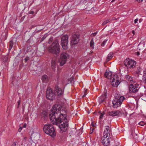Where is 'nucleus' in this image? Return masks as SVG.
Wrapping results in <instances>:
<instances>
[{
  "mask_svg": "<svg viewBox=\"0 0 146 146\" xmlns=\"http://www.w3.org/2000/svg\"><path fill=\"white\" fill-rule=\"evenodd\" d=\"M5 59H3V60L5 62L7 61V60L8 58L7 56H5L4 57Z\"/></svg>",
  "mask_w": 146,
  "mask_h": 146,
  "instance_id": "obj_39",
  "label": "nucleus"
},
{
  "mask_svg": "<svg viewBox=\"0 0 146 146\" xmlns=\"http://www.w3.org/2000/svg\"><path fill=\"white\" fill-rule=\"evenodd\" d=\"M115 1V0H112L111 1V2H114Z\"/></svg>",
  "mask_w": 146,
  "mask_h": 146,
  "instance_id": "obj_51",
  "label": "nucleus"
},
{
  "mask_svg": "<svg viewBox=\"0 0 146 146\" xmlns=\"http://www.w3.org/2000/svg\"><path fill=\"white\" fill-rule=\"evenodd\" d=\"M90 129H91V131L90 132V133L92 134L93 133V130H94V129L93 128H92L91 127Z\"/></svg>",
  "mask_w": 146,
  "mask_h": 146,
  "instance_id": "obj_38",
  "label": "nucleus"
},
{
  "mask_svg": "<svg viewBox=\"0 0 146 146\" xmlns=\"http://www.w3.org/2000/svg\"><path fill=\"white\" fill-rule=\"evenodd\" d=\"M43 39L42 40H43V39H44V38H43V37L41 39Z\"/></svg>",
  "mask_w": 146,
  "mask_h": 146,
  "instance_id": "obj_54",
  "label": "nucleus"
},
{
  "mask_svg": "<svg viewBox=\"0 0 146 146\" xmlns=\"http://www.w3.org/2000/svg\"><path fill=\"white\" fill-rule=\"evenodd\" d=\"M51 66L52 69H54L56 67V62L54 60L52 59L51 61Z\"/></svg>",
  "mask_w": 146,
  "mask_h": 146,
  "instance_id": "obj_23",
  "label": "nucleus"
},
{
  "mask_svg": "<svg viewBox=\"0 0 146 146\" xmlns=\"http://www.w3.org/2000/svg\"><path fill=\"white\" fill-rule=\"evenodd\" d=\"M87 94V90H85L84 92V94L82 96V97L83 98Z\"/></svg>",
  "mask_w": 146,
  "mask_h": 146,
  "instance_id": "obj_36",
  "label": "nucleus"
},
{
  "mask_svg": "<svg viewBox=\"0 0 146 146\" xmlns=\"http://www.w3.org/2000/svg\"><path fill=\"white\" fill-rule=\"evenodd\" d=\"M42 82H44L48 80V76L46 75H44L42 76Z\"/></svg>",
  "mask_w": 146,
  "mask_h": 146,
  "instance_id": "obj_22",
  "label": "nucleus"
},
{
  "mask_svg": "<svg viewBox=\"0 0 146 146\" xmlns=\"http://www.w3.org/2000/svg\"><path fill=\"white\" fill-rule=\"evenodd\" d=\"M61 109L60 105H54L51 109L49 117L52 123L58 125L61 130L62 132H64L68 127L69 120L66 117V111L61 110Z\"/></svg>",
  "mask_w": 146,
  "mask_h": 146,
  "instance_id": "obj_1",
  "label": "nucleus"
},
{
  "mask_svg": "<svg viewBox=\"0 0 146 146\" xmlns=\"http://www.w3.org/2000/svg\"><path fill=\"white\" fill-rule=\"evenodd\" d=\"M138 133L137 131H136V132L135 131H132L131 132V134L133 137V138L137 140H138L139 136H138Z\"/></svg>",
  "mask_w": 146,
  "mask_h": 146,
  "instance_id": "obj_17",
  "label": "nucleus"
},
{
  "mask_svg": "<svg viewBox=\"0 0 146 146\" xmlns=\"http://www.w3.org/2000/svg\"><path fill=\"white\" fill-rule=\"evenodd\" d=\"M60 46L57 39L54 40L52 44L48 48V52L52 54L57 55L60 51Z\"/></svg>",
  "mask_w": 146,
  "mask_h": 146,
  "instance_id": "obj_2",
  "label": "nucleus"
},
{
  "mask_svg": "<svg viewBox=\"0 0 146 146\" xmlns=\"http://www.w3.org/2000/svg\"><path fill=\"white\" fill-rule=\"evenodd\" d=\"M74 80V78L73 77H71L70 78L68 79V81H69L70 83H72V82Z\"/></svg>",
  "mask_w": 146,
  "mask_h": 146,
  "instance_id": "obj_32",
  "label": "nucleus"
},
{
  "mask_svg": "<svg viewBox=\"0 0 146 146\" xmlns=\"http://www.w3.org/2000/svg\"><path fill=\"white\" fill-rule=\"evenodd\" d=\"M43 39L42 40H43V39H44V38H43V37L41 39Z\"/></svg>",
  "mask_w": 146,
  "mask_h": 146,
  "instance_id": "obj_53",
  "label": "nucleus"
},
{
  "mask_svg": "<svg viewBox=\"0 0 146 146\" xmlns=\"http://www.w3.org/2000/svg\"><path fill=\"white\" fill-rule=\"evenodd\" d=\"M141 68L140 67L137 68V70L136 71V73L137 74H139L140 73Z\"/></svg>",
  "mask_w": 146,
  "mask_h": 146,
  "instance_id": "obj_28",
  "label": "nucleus"
},
{
  "mask_svg": "<svg viewBox=\"0 0 146 146\" xmlns=\"http://www.w3.org/2000/svg\"><path fill=\"white\" fill-rule=\"evenodd\" d=\"M138 21V19L137 18L136 19H135L134 20V23L135 24H136L137 23V21Z\"/></svg>",
  "mask_w": 146,
  "mask_h": 146,
  "instance_id": "obj_41",
  "label": "nucleus"
},
{
  "mask_svg": "<svg viewBox=\"0 0 146 146\" xmlns=\"http://www.w3.org/2000/svg\"><path fill=\"white\" fill-rule=\"evenodd\" d=\"M29 14H33L34 13V12L33 11H30L29 12Z\"/></svg>",
  "mask_w": 146,
  "mask_h": 146,
  "instance_id": "obj_40",
  "label": "nucleus"
},
{
  "mask_svg": "<svg viewBox=\"0 0 146 146\" xmlns=\"http://www.w3.org/2000/svg\"><path fill=\"white\" fill-rule=\"evenodd\" d=\"M139 21L140 23L141 22V21L140 20H139Z\"/></svg>",
  "mask_w": 146,
  "mask_h": 146,
  "instance_id": "obj_55",
  "label": "nucleus"
},
{
  "mask_svg": "<svg viewBox=\"0 0 146 146\" xmlns=\"http://www.w3.org/2000/svg\"><path fill=\"white\" fill-rule=\"evenodd\" d=\"M68 37L67 35L63 36L61 38V44L62 48L64 50H66L68 48Z\"/></svg>",
  "mask_w": 146,
  "mask_h": 146,
  "instance_id": "obj_6",
  "label": "nucleus"
},
{
  "mask_svg": "<svg viewBox=\"0 0 146 146\" xmlns=\"http://www.w3.org/2000/svg\"><path fill=\"white\" fill-rule=\"evenodd\" d=\"M94 42L93 39H92L90 41V46L92 48H94Z\"/></svg>",
  "mask_w": 146,
  "mask_h": 146,
  "instance_id": "obj_26",
  "label": "nucleus"
},
{
  "mask_svg": "<svg viewBox=\"0 0 146 146\" xmlns=\"http://www.w3.org/2000/svg\"><path fill=\"white\" fill-rule=\"evenodd\" d=\"M107 92V90H105L103 94L100 97L98 101L100 104L104 102L106 99Z\"/></svg>",
  "mask_w": 146,
  "mask_h": 146,
  "instance_id": "obj_15",
  "label": "nucleus"
},
{
  "mask_svg": "<svg viewBox=\"0 0 146 146\" xmlns=\"http://www.w3.org/2000/svg\"><path fill=\"white\" fill-rule=\"evenodd\" d=\"M125 78L127 81H129L130 83L131 82L133 81L132 78L129 75H126L125 76Z\"/></svg>",
  "mask_w": 146,
  "mask_h": 146,
  "instance_id": "obj_21",
  "label": "nucleus"
},
{
  "mask_svg": "<svg viewBox=\"0 0 146 146\" xmlns=\"http://www.w3.org/2000/svg\"><path fill=\"white\" fill-rule=\"evenodd\" d=\"M137 55H139V54H140V53H139V52H137Z\"/></svg>",
  "mask_w": 146,
  "mask_h": 146,
  "instance_id": "obj_48",
  "label": "nucleus"
},
{
  "mask_svg": "<svg viewBox=\"0 0 146 146\" xmlns=\"http://www.w3.org/2000/svg\"><path fill=\"white\" fill-rule=\"evenodd\" d=\"M13 40H10L9 42V50L10 51L11 48H12L13 46Z\"/></svg>",
  "mask_w": 146,
  "mask_h": 146,
  "instance_id": "obj_24",
  "label": "nucleus"
},
{
  "mask_svg": "<svg viewBox=\"0 0 146 146\" xmlns=\"http://www.w3.org/2000/svg\"><path fill=\"white\" fill-rule=\"evenodd\" d=\"M139 85L138 84L134 82L133 84H131L130 85L129 92L130 93H135L138 92L139 89Z\"/></svg>",
  "mask_w": 146,
  "mask_h": 146,
  "instance_id": "obj_7",
  "label": "nucleus"
},
{
  "mask_svg": "<svg viewBox=\"0 0 146 146\" xmlns=\"http://www.w3.org/2000/svg\"><path fill=\"white\" fill-rule=\"evenodd\" d=\"M1 75V73H0V76Z\"/></svg>",
  "mask_w": 146,
  "mask_h": 146,
  "instance_id": "obj_56",
  "label": "nucleus"
},
{
  "mask_svg": "<svg viewBox=\"0 0 146 146\" xmlns=\"http://www.w3.org/2000/svg\"><path fill=\"white\" fill-rule=\"evenodd\" d=\"M107 40H104L101 44V46H104Z\"/></svg>",
  "mask_w": 146,
  "mask_h": 146,
  "instance_id": "obj_31",
  "label": "nucleus"
},
{
  "mask_svg": "<svg viewBox=\"0 0 146 146\" xmlns=\"http://www.w3.org/2000/svg\"><path fill=\"white\" fill-rule=\"evenodd\" d=\"M18 106H17V108H18L19 107V105L21 103V101L19 100L17 102Z\"/></svg>",
  "mask_w": 146,
  "mask_h": 146,
  "instance_id": "obj_35",
  "label": "nucleus"
},
{
  "mask_svg": "<svg viewBox=\"0 0 146 146\" xmlns=\"http://www.w3.org/2000/svg\"><path fill=\"white\" fill-rule=\"evenodd\" d=\"M64 88L63 89H62L57 86L55 87L54 91L56 93V95L58 97H60L63 96Z\"/></svg>",
  "mask_w": 146,
  "mask_h": 146,
  "instance_id": "obj_11",
  "label": "nucleus"
},
{
  "mask_svg": "<svg viewBox=\"0 0 146 146\" xmlns=\"http://www.w3.org/2000/svg\"><path fill=\"white\" fill-rule=\"evenodd\" d=\"M55 96L56 95L52 90L50 88H48L46 92L47 98L52 100L55 98Z\"/></svg>",
  "mask_w": 146,
  "mask_h": 146,
  "instance_id": "obj_9",
  "label": "nucleus"
},
{
  "mask_svg": "<svg viewBox=\"0 0 146 146\" xmlns=\"http://www.w3.org/2000/svg\"><path fill=\"white\" fill-rule=\"evenodd\" d=\"M111 21V20L110 19L107 20L104 22L102 24V25L103 26L105 25Z\"/></svg>",
  "mask_w": 146,
  "mask_h": 146,
  "instance_id": "obj_25",
  "label": "nucleus"
},
{
  "mask_svg": "<svg viewBox=\"0 0 146 146\" xmlns=\"http://www.w3.org/2000/svg\"><path fill=\"white\" fill-rule=\"evenodd\" d=\"M109 137V136L104 135L102 137L101 142L104 146H108L109 145L110 143Z\"/></svg>",
  "mask_w": 146,
  "mask_h": 146,
  "instance_id": "obj_13",
  "label": "nucleus"
},
{
  "mask_svg": "<svg viewBox=\"0 0 146 146\" xmlns=\"http://www.w3.org/2000/svg\"><path fill=\"white\" fill-rule=\"evenodd\" d=\"M143 0H135V1H137L138 3L142 2Z\"/></svg>",
  "mask_w": 146,
  "mask_h": 146,
  "instance_id": "obj_42",
  "label": "nucleus"
},
{
  "mask_svg": "<svg viewBox=\"0 0 146 146\" xmlns=\"http://www.w3.org/2000/svg\"><path fill=\"white\" fill-rule=\"evenodd\" d=\"M69 57V55L67 53L65 52L62 53L60 54L59 60L60 66H62L65 64Z\"/></svg>",
  "mask_w": 146,
  "mask_h": 146,
  "instance_id": "obj_5",
  "label": "nucleus"
},
{
  "mask_svg": "<svg viewBox=\"0 0 146 146\" xmlns=\"http://www.w3.org/2000/svg\"><path fill=\"white\" fill-rule=\"evenodd\" d=\"M25 16H23V17L21 18V19H22L23 18L24 19L25 18Z\"/></svg>",
  "mask_w": 146,
  "mask_h": 146,
  "instance_id": "obj_49",
  "label": "nucleus"
},
{
  "mask_svg": "<svg viewBox=\"0 0 146 146\" xmlns=\"http://www.w3.org/2000/svg\"><path fill=\"white\" fill-rule=\"evenodd\" d=\"M145 123L143 121H141L139 123V124L140 125H141V126H143L145 124Z\"/></svg>",
  "mask_w": 146,
  "mask_h": 146,
  "instance_id": "obj_30",
  "label": "nucleus"
},
{
  "mask_svg": "<svg viewBox=\"0 0 146 146\" xmlns=\"http://www.w3.org/2000/svg\"><path fill=\"white\" fill-rule=\"evenodd\" d=\"M32 3H31L30 4V6L31 5H32Z\"/></svg>",
  "mask_w": 146,
  "mask_h": 146,
  "instance_id": "obj_52",
  "label": "nucleus"
},
{
  "mask_svg": "<svg viewBox=\"0 0 146 146\" xmlns=\"http://www.w3.org/2000/svg\"><path fill=\"white\" fill-rule=\"evenodd\" d=\"M108 114L109 115L112 117L115 116L119 117L122 115H124V117L126 116V115H125L124 113L122 111H119V110L109 111Z\"/></svg>",
  "mask_w": 146,
  "mask_h": 146,
  "instance_id": "obj_10",
  "label": "nucleus"
},
{
  "mask_svg": "<svg viewBox=\"0 0 146 146\" xmlns=\"http://www.w3.org/2000/svg\"><path fill=\"white\" fill-rule=\"evenodd\" d=\"M112 74V73L111 72H106L104 73V76L108 79H111Z\"/></svg>",
  "mask_w": 146,
  "mask_h": 146,
  "instance_id": "obj_18",
  "label": "nucleus"
},
{
  "mask_svg": "<svg viewBox=\"0 0 146 146\" xmlns=\"http://www.w3.org/2000/svg\"><path fill=\"white\" fill-rule=\"evenodd\" d=\"M38 134L37 133H33L31 134L32 137L35 138L36 137V136H38Z\"/></svg>",
  "mask_w": 146,
  "mask_h": 146,
  "instance_id": "obj_27",
  "label": "nucleus"
},
{
  "mask_svg": "<svg viewBox=\"0 0 146 146\" xmlns=\"http://www.w3.org/2000/svg\"><path fill=\"white\" fill-rule=\"evenodd\" d=\"M97 33V32H96L94 33H92L91 35L92 36H95L96 35Z\"/></svg>",
  "mask_w": 146,
  "mask_h": 146,
  "instance_id": "obj_37",
  "label": "nucleus"
},
{
  "mask_svg": "<svg viewBox=\"0 0 146 146\" xmlns=\"http://www.w3.org/2000/svg\"><path fill=\"white\" fill-rule=\"evenodd\" d=\"M91 126H92V127H94L95 126L93 122H92V123L91 124Z\"/></svg>",
  "mask_w": 146,
  "mask_h": 146,
  "instance_id": "obj_45",
  "label": "nucleus"
},
{
  "mask_svg": "<svg viewBox=\"0 0 146 146\" xmlns=\"http://www.w3.org/2000/svg\"><path fill=\"white\" fill-rule=\"evenodd\" d=\"M135 62L129 58L126 59L124 61V64L127 68H131L135 67Z\"/></svg>",
  "mask_w": 146,
  "mask_h": 146,
  "instance_id": "obj_8",
  "label": "nucleus"
},
{
  "mask_svg": "<svg viewBox=\"0 0 146 146\" xmlns=\"http://www.w3.org/2000/svg\"><path fill=\"white\" fill-rule=\"evenodd\" d=\"M105 113L104 112H102L100 114V119H101L102 118V117H103V116L104 115V114Z\"/></svg>",
  "mask_w": 146,
  "mask_h": 146,
  "instance_id": "obj_33",
  "label": "nucleus"
},
{
  "mask_svg": "<svg viewBox=\"0 0 146 146\" xmlns=\"http://www.w3.org/2000/svg\"><path fill=\"white\" fill-rule=\"evenodd\" d=\"M115 99L112 101V103L113 107L115 108L120 106L123 100L125 99L124 96L117 93L115 94Z\"/></svg>",
  "mask_w": 146,
  "mask_h": 146,
  "instance_id": "obj_3",
  "label": "nucleus"
},
{
  "mask_svg": "<svg viewBox=\"0 0 146 146\" xmlns=\"http://www.w3.org/2000/svg\"><path fill=\"white\" fill-rule=\"evenodd\" d=\"M113 56V53L112 52H110L108 56L106 62H108L111 59Z\"/></svg>",
  "mask_w": 146,
  "mask_h": 146,
  "instance_id": "obj_19",
  "label": "nucleus"
},
{
  "mask_svg": "<svg viewBox=\"0 0 146 146\" xmlns=\"http://www.w3.org/2000/svg\"><path fill=\"white\" fill-rule=\"evenodd\" d=\"M142 80L144 83L146 84V69L143 71Z\"/></svg>",
  "mask_w": 146,
  "mask_h": 146,
  "instance_id": "obj_20",
  "label": "nucleus"
},
{
  "mask_svg": "<svg viewBox=\"0 0 146 146\" xmlns=\"http://www.w3.org/2000/svg\"><path fill=\"white\" fill-rule=\"evenodd\" d=\"M22 127H20L18 129V131L19 132H21V130H22Z\"/></svg>",
  "mask_w": 146,
  "mask_h": 146,
  "instance_id": "obj_43",
  "label": "nucleus"
},
{
  "mask_svg": "<svg viewBox=\"0 0 146 146\" xmlns=\"http://www.w3.org/2000/svg\"><path fill=\"white\" fill-rule=\"evenodd\" d=\"M105 129L104 131V135H107L108 136H109L110 137V131L109 129V127L108 126H105Z\"/></svg>",
  "mask_w": 146,
  "mask_h": 146,
  "instance_id": "obj_16",
  "label": "nucleus"
},
{
  "mask_svg": "<svg viewBox=\"0 0 146 146\" xmlns=\"http://www.w3.org/2000/svg\"><path fill=\"white\" fill-rule=\"evenodd\" d=\"M119 78L117 75H114L111 82V85L113 87H117L120 82H119Z\"/></svg>",
  "mask_w": 146,
  "mask_h": 146,
  "instance_id": "obj_12",
  "label": "nucleus"
},
{
  "mask_svg": "<svg viewBox=\"0 0 146 146\" xmlns=\"http://www.w3.org/2000/svg\"><path fill=\"white\" fill-rule=\"evenodd\" d=\"M27 138L26 137H25L24 138V139H25V140H26V139H27Z\"/></svg>",
  "mask_w": 146,
  "mask_h": 146,
  "instance_id": "obj_50",
  "label": "nucleus"
},
{
  "mask_svg": "<svg viewBox=\"0 0 146 146\" xmlns=\"http://www.w3.org/2000/svg\"><path fill=\"white\" fill-rule=\"evenodd\" d=\"M11 146H16V144L15 142L13 143Z\"/></svg>",
  "mask_w": 146,
  "mask_h": 146,
  "instance_id": "obj_46",
  "label": "nucleus"
},
{
  "mask_svg": "<svg viewBox=\"0 0 146 146\" xmlns=\"http://www.w3.org/2000/svg\"><path fill=\"white\" fill-rule=\"evenodd\" d=\"M53 37H50L48 40V43L51 44L53 41Z\"/></svg>",
  "mask_w": 146,
  "mask_h": 146,
  "instance_id": "obj_29",
  "label": "nucleus"
},
{
  "mask_svg": "<svg viewBox=\"0 0 146 146\" xmlns=\"http://www.w3.org/2000/svg\"><path fill=\"white\" fill-rule=\"evenodd\" d=\"M29 57L28 56H27L25 58L24 60L25 62H27L28 60H29Z\"/></svg>",
  "mask_w": 146,
  "mask_h": 146,
  "instance_id": "obj_34",
  "label": "nucleus"
},
{
  "mask_svg": "<svg viewBox=\"0 0 146 146\" xmlns=\"http://www.w3.org/2000/svg\"><path fill=\"white\" fill-rule=\"evenodd\" d=\"M43 131L46 134L53 137L56 135V133L53 125L50 124L45 125L43 128Z\"/></svg>",
  "mask_w": 146,
  "mask_h": 146,
  "instance_id": "obj_4",
  "label": "nucleus"
},
{
  "mask_svg": "<svg viewBox=\"0 0 146 146\" xmlns=\"http://www.w3.org/2000/svg\"><path fill=\"white\" fill-rule=\"evenodd\" d=\"M132 33L133 34V35H134L135 34V32L134 30H133L132 31Z\"/></svg>",
  "mask_w": 146,
  "mask_h": 146,
  "instance_id": "obj_47",
  "label": "nucleus"
},
{
  "mask_svg": "<svg viewBox=\"0 0 146 146\" xmlns=\"http://www.w3.org/2000/svg\"><path fill=\"white\" fill-rule=\"evenodd\" d=\"M80 36L78 35L75 34L72 35L71 41V44L72 45L77 44L80 40Z\"/></svg>",
  "mask_w": 146,
  "mask_h": 146,
  "instance_id": "obj_14",
  "label": "nucleus"
},
{
  "mask_svg": "<svg viewBox=\"0 0 146 146\" xmlns=\"http://www.w3.org/2000/svg\"><path fill=\"white\" fill-rule=\"evenodd\" d=\"M27 126V124L26 123H25L23 125V126L22 127V128H26Z\"/></svg>",
  "mask_w": 146,
  "mask_h": 146,
  "instance_id": "obj_44",
  "label": "nucleus"
}]
</instances>
